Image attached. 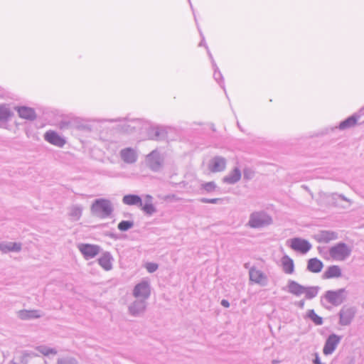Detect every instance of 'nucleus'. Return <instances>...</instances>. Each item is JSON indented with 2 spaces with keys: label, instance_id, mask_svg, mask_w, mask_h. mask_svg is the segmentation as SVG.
I'll use <instances>...</instances> for the list:
<instances>
[{
  "label": "nucleus",
  "instance_id": "f257e3e1",
  "mask_svg": "<svg viewBox=\"0 0 364 364\" xmlns=\"http://www.w3.org/2000/svg\"><path fill=\"white\" fill-rule=\"evenodd\" d=\"M91 210L95 215L104 218L111 215L112 206L109 200L100 198L92 204Z\"/></svg>",
  "mask_w": 364,
  "mask_h": 364
},
{
  "label": "nucleus",
  "instance_id": "f03ea898",
  "mask_svg": "<svg viewBox=\"0 0 364 364\" xmlns=\"http://www.w3.org/2000/svg\"><path fill=\"white\" fill-rule=\"evenodd\" d=\"M272 222V218L265 213L256 212L250 215L248 225L253 228H262L265 225L271 224Z\"/></svg>",
  "mask_w": 364,
  "mask_h": 364
},
{
  "label": "nucleus",
  "instance_id": "7ed1b4c3",
  "mask_svg": "<svg viewBox=\"0 0 364 364\" xmlns=\"http://www.w3.org/2000/svg\"><path fill=\"white\" fill-rule=\"evenodd\" d=\"M345 289L328 290L325 292L323 299L332 306H338L343 303L345 299Z\"/></svg>",
  "mask_w": 364,
  "mask_h": 364
},
{
  "label": "nucleus",
  "instance_id": "20e7f679",
  "mask_svg": "<svg viewBox=\"0 0 364 364\" xmlns=\"http://www.w3.org/2000/svg\"><path fill=\"white\" fill-rule=\"evenodd\" d=\"M350 250L343 243L338 244L329 250L331 257L335 260H343L350 255Z\"/></svg>",
  "mask_w": 364,
  "mask_h": 364
},
{
  "label": "nucleus",
  "instance_id": "39448f33",
  "mask_svg": "<svg viewBox=\"0 0 364 364\" xmlns=\"http://www.w3.org/2000/svg\"><path fill=\"white\" fill-rule=\"evenodd\" d=\"M44 139L50 144L60 148L63 147L66 144L65 139L53 130L46 132L44 134Z\"/></svg>",
  "mask_w": 364,
  "mask_h": 364
},
{
  "label": "nucleus",
  "instance_id": "423d86ee",
  "mask_svg": "<svg viewBox=\"0 0 364 364\" xmlns=\"http://www.w3.org/2000/svg\"><path fill=\"white\" fill-rule=\"evenodd\" d=\"M146 166L152 171H157L162 164V160L156 151H152L146 157Z\"/></svg>",
  "mask_w": 364,
  "mask_h": 364
},
{
  "label": "nucleus",
  "instance_id": "0eeeda50",
  "mask_svg": "<svg viewBox=\"0 0 364 364\" xmlns=\"http://www.w3.org/2000/svg\"><path fill=\"white\" fill-rule=\"evenodd\" d=\"M290 247L295 251L301 253L307 252L311 247V244L306 240L294 238L291 240Z\"/></svg>",
  "mask_w": 364,
  "mask_h": 364
},
{
  "label": "nucleus",
  "instance_id": "6e6552de",
  "mask_svg": "<svg viewBox=\"0 0 364 364\" xmlns=\"http://www.w3.org/2000/svg\"><path fill=\"white\" fill-rule=\"evenodd\" d=\"M78 248L86 259L95 257L100 252V247L95 245L80 244Z\"/></svg>",
  "mask_w": 364,
  "mask_h": 364
},
{
  "label": "nucleus",
  "instance_id": "1a4fd4ad",
  "mask_svg": "<svg viewBox=\"0 0 364 364\" xmlns=\"http://www.w3.org/2000/svg\"><path fill=\"white\" fill-rule=\"evenodd\" d=\"M225 167V160L221 157H215L212 159L208 165V170L213 173L223 171Z\"/></svg>",
  "mask_w": 364,
  "mask_h": 364
},
{
  "label": "nucleus",
  "instance_id": "9d476101",
  "mask_svg": "<svg viewBox=\"0 0 364 364\" xmlns=\"http://www.w3.org/2000/svg\"><path fill=\"white\" fill-rule=\"evenodd\" d=\"M249 275L250 282L259 285H264L266 284V276L262 271L257 269V268H251L250 269Z\"/></svg>",
  "mask_w": 364,
  "mask_h": 364
},
{
  "label": "nucleus",
  "instance_id": "9b49d317",
  "mask_svg": "<svg viewBox=\"0 0 364 364\" xmlns=\"http://www.w3.org/2000/svg\"><path fill=\"white\" fill-rule=\"evenodd\" d=\"M120 157L126 164H134L137 160V154L134 149L127 147L121 150Z\"/></svg>",
  "mask_w": 364,
  "mask_h": 364
},
{
  "label": "nucleus",
  "instance_id": "f8f14e48",
  "mask_svg": "<svg viewBox=\"0 0 364 364\" xmlns=\"http://www.w3.org/2000/svg\"><path fill=\"white\" fill-rule=\"evenodd\" d=\"M341 341V337L335 334L329 336L323 347V353L328 355L332 353Z\"/></svg>",
  "mask_w": 364,
  "mask_h": 364
},
{
  "label": "nucleus",
  "instance_id": "ddd939ff",
  "mask_svg": "<svg viewBox=\"0 0 364 364\" xmlns=\"http://www.w3.org/2000/svg\"><path fill=\"white\" fill-rule=\"evenodd\" d=\"M342 276V270L338 265H331L326 268L322 274L323 279H338Z\"/></svg>",
  "mask_w": 364,
  "mask_h": 364
},
{
  "label": "nucleus",
  "instance_id": "4468645a",
  "mask_svg": "<svg viewBox=\"0 0 364 364\" xmlns=\"http://www.w3.org/2000/svg\"><path fill=\"white\" fill-rule=\"evenodd\" d=\"M150 294L149 284L146 282H142L134 287V296L137 298L146 299Z\"/></svg>",
  "mask_w": 364,
  "mask_h": 364
},
{
  "label": "nucleus",
  "instance_id": "2eb2a0df",
  "mask_svg": "<svg viewBox=\"0 0 364 364\" xmlns=\"http://www.w3.org/2000/svg\"><path fill=\"white\" fill-rule=\"evenodd\" d=\"M16 111L21 118L32 120L36 118V113L33 109L28 107H16Z\"/></svg>",
  "mask_w": 364,
  "mask_h": 364
},
{
  "label": "nucleus",
  "instance_id": "dca6fc26",
  "mask_svg": "<svg viewBox=\"0 0 364 364\" xmlns=\"http://www.w3.org/2000/svg\"><path fill=\"white\" fill-rule=\"evenodd\" d=\"M354 316V311L348 308H343L340 313V323L342 325H348Z\"/></svg>",
  "mask_w": 364,
  "mask_h": 364
},
{
  "label": "nucleus",
  "instance_id": "f3484780",
  "mask_svg": "<svg viewBox=\"0 0 364 364\" xmlns=\"http://www.w3.org/2000/svg\"><path fill=\"white\" fill-rule=\"evenodd\" d=\"M323 267V262L317 258H311L308 261L307 269L311 272L318 273Z\"/></svg>",
  "mask_w": 364,
  "mask_h": 364
},
{
  "label": "nucleus",
  "instance_id": "a211bd4d",
  "mask_svg": "<svg viewBox=\"0 0 364 364\" xmlns=\"http://www.w3.org/2000/svg\"><path fill=\"white\" fill-rule=\"evenodd\" d=\"M139 206L148 215H151L156 211V208L152 203V197L149 195L146 196L145 203L143 204L141 202Z\"/></svg>",
  "mask_w": 364,
  "mask_h": 364
},
{
  "label": "nucleus",
  "instance_id": "6ab92c4d",
  "mask_svg": "<svg viewBox=\"0 0 364 364\" xmlns=\"http://www.w3.org/2000/svg\"><path fill=\"white\" fill-rule=\"evenodd\" d=\"M304 287L299 283L295 281H289L287 284V290L289 293L293 294L296 296H299L303 294L304 293Z\"/></svg>",
  "mask_w": 364,
  "mask_h": 364
},
{
  "label": "nucleus",
  "instance_id": "aec40b11",
  "mask_svg": "<svg viewBox=\"0 0 364 364\" xmlns=\"http://www.w3.org/2000/svg\"><path fill=\"white\" fill-rule=\"evenodd\" d=\"M241 178V172L239 168L233 169L228 176L224 178V181L228 183H235Z\"/></svg>",
  "mask_w": 364,
  "mask_h": 364
},
{
  "label": "nucleus",
  "instance_id": "412c9836",
  "mask_svg": "<svg viewBox=\"0 0 364 364\" xmlns=\"http://www.w3.org/2000/svg\"><path fill=\"white\" fill-rule=\"evenodd\" d=\"M100 266L108 271L112 269V258L109 254L102 255L98 259Z\"/></svg>",
  "mask_w": 364,
  "mask_h": 364
},
{
  "label": "nucleus",
  "instance_id": "4be33fe9",
  "mask_svg": "<svg viewBox=\"0 0 364 364\" xmlns=\"http://www.w3.org/2000/svg\"><path fill=\"white\" fill-rule=\"evenodd\" d=\"M123 203L126 205H133L141 204V199L136 195H127L123 197Z\"/></svg>",
  "mask_w": 364,
  "mask_h": 364
},
{
  "label": "nucleus",
  "instance_id": "5701e85b",
  "mask_svg": "<svg viewBox=\"0 0 364 364\" xmlns=\"http://www.w3.org/2000/svg\"><path fill=\"white\" fill-rule=\"evenodd\" d=\"M282 267L287 274H291L294 272V262L288 257H284L282 260Z\"/></svg>",
  "mask_w": 364,
  "mask_h": 364
},
{
  "label": "nucleus",
  "instance_id": "b1692460",
  "mask_svg": "<svg viewBox=\"0 0 364 364\" xmlns=\"http://www.w3.org/2000/svg\"><path fill=\"white\" fill-rule=\"evenodd\" d=\"M318 290V287H304L303 294L305 295L306 299H311L317 296Z\"/></svg>",
  "mask_w": 364,
  "mask_h": 364
},
{
  "label": "nucleus",
  "instance_id": "393cba45",
  "mask_svg": "<svg viewBox=\"0 0 364 364\" xmlns=\"http://www.w3.org/2000/svg\"><path fill=\"white\" fill-rule=\"evenodd\" d=\"M335 238L336 235L333 232L328 231H323L318 235V240L319 242H328Z\"/></svg>",
  "mask_w": 364,
  "mask_h": 364
},
{
  "label": "nucleus",
  "instance_id": "a878e982",
  "mask_svg": "<svg viewBox=\"0 0 364 364\" xmlns=\"http://www.w3.org/2000/svg\"><path fill=\"white\" fill-rule=\"evenodd\" d=\"M18 315L21 319H28L40 317V314L37 311H21L18 313Z\"/></svg>",
  "mask_w": 364,
  "mask_h": 364
},
{
  "label": "nucleus",
  "instance_id": "bb28decb",
  "mask_svg": "<svg viewBox=\"0 0 364 364\" xmlns=\"http://www.w3.org/2000/svg\"><path fill=\"white\" fill-rule=\"evenodd\" d=\"M356 123H357V118L355 117H348L345 121L342 122L339 124V128L341 129H345L347 128H350V127H354L356 124Z\"/></svg>",
  "mask_w": 364,
  "mask_h": 364
},
{
  "label": "nucleus",
  "instance_id": "cd10ccee",
  "mask_svg": "<svg viewBox=\"0 0 364 364\" xmlns=\"http://www.w3.org/2000/svg\"><path fill=\"white\" fill-rule=\"evenodd\" d=\"M307 316L316 324L321 325L323 323V319L319 316L314 310L311 309L307 312Z\"/></svg>",
  "mask_w": 364,
  "mask_h": 364
},
{
  "label": "nucleus",
  "instance_id": "c85d7f7f",
  "mask_svg": "<svg viewBox=\"0 0 364 364\" xmlns=\"http://www.w3.org/2000/svg\"><path fill=\"white\" fill-rule=\"evenodd\" d=\"M145 309V304L143 302H134L129 310L132 314H136Z\"/></svg>",
  "mask_w": 364,
  "mask_h": 364
},
{
  "label": "nucleus",
  "instance_id": "c756f323",
  "mask_svg": "<svg viewBox=\"0 0 364 364\" xmlns=\"http://www.w3.org/2000/svg\"><path fill=\"white\" fill-rule=\"evenodd\" d=\"M0 248L4 252L19 251L21 249V245H20V244H18V243H10L9 245H0Z\"/></svg>",
  "mask_w": 364,
  "mask_h": 364
},
{
  "label": "nucleus",
  "instance_id": "7c9ffc66",
  "mask_svg": "<svg viewBox=\"0 0 364 364\" xmlns=\"http://www.w3.org/2000/svg\"><path fill=\"white\" fill-rule=\"evenodd\" d=\"M11 116V112L5 105H0V120H6Z\"/></svg>",
  "mask_w": 364,
  "mask_h": 364
},
{
  "label": "nucleus",
  "instance_id": "2f4dec72",
  "mask_svg": "<svg viewBox=\"0 0 364 364\" xmlns=\"http://www.w3.org/2000/svg\"><path fill=\"white\" fill-rule=\"evenodd\" d=\"M133 226V223L130 221L123 220L118 224V228L121 231H126Z\"/></svg>",
  "mask_w": 364,
  "mask_h": 364
},
{
  "label": "nucleus",
  "instance_id": "473e14b6",
  "mask_svg": "<svg viewBox=\"0 0 364 364\" xmlns=\"http://www.w3.org/2000/svg\"><path fill=\"white\" fill-rule=\"evenodd\" d=\"M202 188L204 191L207 192H211L215 189L216 186L213 182H208L203 184Z\"/></svg>",
  "mask_w": 364,
  "mask_h": 364
},
{
  "label": "nucleus",
  "instance_id": "72a5a7b5",
  "mask_svg": "<svg viewBox=\"0 0 364 364\" xmlns=\"http://www.w3.org/2000/svg\"><path fill=\"white\" fill-rule=\"evenodd\" d=\"M146 269L150 273L155 272L158 269V264L156 263H146L145 265Z\"/></svg>",
  "mask_w": 364,
  "mask_h": 364
},
{
  "label": "nucleus",
  "instance_id": "f704fd0d",
  "mask_svg": "<svg viewBox=\"0 0 364 364\" xmlns=\"http://www.w3.org/2000/svg\"><path fill=\"white\" fill-rule=\"evenodd\" d=\"M218 200V198H213V199H203L202 201L204 203H215Z\"/></svg>",
  "mask_w": 364,
  "mask_h": 364
},
{
  "label": "nucleus",
  "instance_id": "c9c22d12",
  "mask_svg": "<svg viewBox=\"0 0 364 364\" xmlns=\"http://www.w3.org/2000/svg\"><path fill=\"white\" fill-rule=\"evenodd\" d=\"M221 304L225 307H229L230 306L229 302L227 300H223L221 301Z\"/></svg>",
  "mask_w": 364,
  "mask_h": 364
},
{
  "label": "nucleus",
  "instance_id": "e433bc0d",
  "mask_svg": "<svg viewBox=\"0 0 364 364\" xmlns=\"http://www.w3.org/2000/svg\"><path fill=\"white\" fill-rule=\"evenodd\" d=\"M44 355H48L50 353H55V352L53 350H47L46 351L42 352Z\"/></svg>",
  "mask_w": 364,
  "mask_h": 364
},
{
  "label": "nucleus",
  "instance_id": "4c0bfd02",
  "mask_svg": "<svg viewBox=\"0 0 364 364\" xmlns=\"http://www.w3.org/2000/svg\"><path fill=\"white\" fill-rule=\"evenodd\" d=\"M314 363L316 364H321V362H320V360L318 357L316 358L315 360H314Z\"/></svg>",
  "mask_w": 364,
  "mask_h": 364
}]
</instances>
